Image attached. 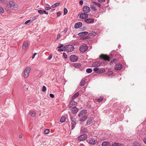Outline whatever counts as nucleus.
Segmentation results:
<instances>
[{
    "label": "nucleus",
    "mask_w": 146,
    "mask_h": 146,
    "mask_svg": "<svg viewBox=\"0 0 146 146\" xmlns=\"http://www.w3.org/2000/svg\"><path fill=\"white\" fill-rule=\"evenodd\" d=\"M86 113L87 111L85 110H82L79 113L78 116L80 118V121L83 122L87 119Z\"/></svg>",
    "instance_id": "1"
},
{
    "label": "nucleus",
    "mask_w": 146,
    "mask_h": 146,
    "mask_svg": "<svg viewBox=\"0 0 146 146\" xmlns=\"http://www.w3.org/2000/svg\"><path fill=\"white\" fill-rule=\"evenodd\" d=\"M11 8L14 10H16L18 9V5L15 2L11 1L9 2Z\"/></svg>",
    "instance_id": "2"
},
{
    "label": "nucleus",
    "mask_w": 146,
    "mask_h": 146,
    "mask_svg": "<svg viewBox=\"0 0 146 146\" xmlns=\"http://www.w3.org/2000/svg\"><path fill=\"white\" fill-rule=\"evenodd\" d=\"M31 70V68L30 67L26 68L24 71V76L25 78H27L28 77L29 73Z\"/></svg>",
    "instance_id": "3"
},
{
    "label": "nucleus",
    "mask_w": 146,
    "mask_h": 146,
    "mask_svg": "<svg viewBox=\"0 0 146 146\" xmlns=\"http://www.w3.org/2000/svg\"><path fill=\"white\" fill-rule=\"evenodd\" d=\"M70 119L71 121V129H73L75 127L76 124V118L73 117H70Z\"/></svg>",
    "instance_id": "4"
},
{
    "label": "nucleus",
    "mask_w": 146,
    "mask_h": 146,
    "mask_svg": "<svg viewBox=\"0 0 146 146\" xmlns=\"http://www.w3.org/2000/svg\"><path fill=\"white\" fill-rule=\"evenodd\" d=\"M88 46L85 44L80 46L79 47V50L82 52H86L88 49Z\"/></svg>",
    "instance_id": "5"
},
{
    "label": "nucleus",
    "mask_w": 146,
    "mask_h": 146,
    "mask_svg": "<svg viewBox=\"0 0 146 146\" xmlns=\"http://www.w3.org/2000/svg\"><path fill=\"white\" fill-rule=\"evenodd\" d=\"M78 59V57L74 55H71L70 57V60L72 62H75L77 61Z\"/></svg>",
    "instance_id": "6"
},
{
    "label": "nucleus",
    "mask_w": 146,
    "mask_h": 146,
    "mask_svg": "<svg viewBox=\"0 0 146 146\" xmlns=\"http://www.w3.org/2000/svg\"><path fill=\"white\" fill-rule=\"evenodd\" d=\"M87 141L88 143L92 145L95 144L97 143L96 139L94 138H90L88 139Z\"/></svg>",
    "instance_id": "7"
},
{
    "label": "nucleus",
    "mask_w": 146,
    "mask_h": 146,
    "mask_svg": "<svg viewBox=\"0 0 146 146\" xmlns=\"http://www.w3.org/2000/svg\"><path fill=\"white\" fill-rule=\"evenodd\" d=\"M66 51L68 52H71L74 50V48L73 45H69L66 46Z\"/></svg>",
    "instance_id": "8"
},
{
    "label": "nucleus",
    "mask_w": 146,
    "mask_h": 146,
    "mask_svg": "<svg viewBox=\"0 0 146 146\" xmlns=\"http://www.w3.org/2000/svg\"><path fill=\"white\" fill-rule=\"evenodd\" d=\"M87 136L86 134H84L79 136L78 139L80 141H84L87 138Z\"/></svg>",
    "instance_id": "9"
},
{
    "label": "nucleus",
    "mask_w": 146,
    "mask_h": 146,
    "mask_svg": "<svg viewBox=\"0 0 146 146\" xmlns=\"http://www.w3.org/2000/svg\"><path fill=\"white\" fill-rule=\"evenodd\" d=\"M100 58L103 59L105 60L110 61L109 57L107 55L102 54L100 56Z\"/></svg>",
    "instance_id": "10"
},
{
    "label": "nucleus",
    "mask_w": 146,
    "mask_h": 146,
    "mask_svg": "<svg viewBox=\"0 0 146 146\" xmlns=\"http://www.w3.org/2000/svg\"><path fill=\"white\" fill-rule=\"evenodd\" d=\"M77 104V103L75 102L74 100H72L69 104V106L70 108H73L75 107Z\"/></svg>",
    "instance_id": "11"
},
{
    "label": "nucleus",
    "mask_w": 146,
    "mask_h": 146,
    "mask_svg": "<svg viewBox=\"0 0 146 146\" xmlns=\"http://www.w3.org/2000/svg\"><path fill=\"white\" fill-rule=\"evenodd\" d=\"M123 66L121 64H117L115 66L114 68L115 70H120L122 68Z\"/></svg>",
    "instance_id": "12"
},
{
    "label": "nucleus",
    "mask_w": 146,
    "mask_h": 146,
    "mask_svg": "<svg viewBox=\"0 0 146 146\" xmlns=\"http://www.w3.org/2000/svg\"><path fill=\"white\" fill-rule=\"evenodd\" d=\"M90 10L89 7L87 6H84L83 8V11L84 13H88L90 12Z\"/></svg>",
    "instance_id": "13"
},
{
    "label": "nucleus",
    "mask_w": 146,
    "mask_h": 146,
    "mask_svg": "<svg viewBox=\"0 0 146 146\" xmlns=\"http://www.w3.org/2000/svg\"><path fill=\"white\" fill-rule=\"evenodd\" d=\"M84 21L88 23H92L94 22V20L92 19H85Z\"/></svg>",
    "instance_id": "14"
},
{
    "label": "nucleus",
    "mask_w": 146,
    "mask_h": 146,
    "mask_svg": "<svg viewBox=\"0 0 146 146\" xmlns=\"http://www.w3.org/2000/svg\"><path fill=\"white\" fill-rule=\"evenodd\" d=\"M88 15L86 13H82L80 15V17L81 19H85L88 17Z\"/></svg>",
    "instance_id": "15"
},
{
    "label": "nucleus",
    "mask_w": 146,
    "mask_h": 146,
    "mask_svg": "<svg viewBox=\"0 0 146 146\" xmlns=\"http://www.w3.org/2000/svg\"><path fill=\"white\" fill-rule=\"evenodd\" d=\"M82 25L81 22H78L76 23L74 25V27L75 28L78 29L81 27Z\"/></svg>",
    "instance_id": "16"
},
{
    "label": "nucleus",
    "mask_w": 146,
    "mask_h": 146,
    "mask_svg": "<svg viewBox=\"0 0 146 146\" xmlns=\"http://www.w3.org/2000/svg\"><path fill=\"white\" fill-rule=\"evenodd\" d=\"M38 12L40 14L42 15L44 13L46 15L48 14V13L46 12L45 10H38Z\"/></svg>",
    "instance_id": "17"
},
{
    "label": "nucleus",
    "mask_w": 146,
    "mask_h": 146,
    "mask_svg": "<svg viewBox=\"0 0 146 146\" xmlns=\"http://www.w3.org/2000/svg\"><path fill=\"white\" fill-rule=\"evenodd\" d=\"M93 118H89L87 121V125H89L91 124L93 122Z\"/></svg>",
    "instance_id": "18"
},
{
    "label": "nucleus",
    "mask_w": 146,
    "mask_h": 146,
    "mask_svg": "<svg viewBox=\"0 0 146 146\" xmlns=\"http://www.w3.org/2000/svg\"><path fill=\"white\" fill-rule=\"evenodd\" d=\"M87 131V129L83 127H82L81 128L80 132L82 133H84L85 134Z\"/></svg>",
    "instance_id": "19"
},
{
    "label": "nucleus",
    "mask_w": 146,
    "mask_h": 146,
    "mask_svg": "<svg viewBox=\"0 0 146 146\" xmlns=\"http://www.w3.org/2000/svg\"><path fill=\"white\" fill-rule=\"evenodd\" d=\"M101 64V63L99 62H96L94 63L93 65L94 67H98Z\"/></svg>",
    "instance_id": "20"
},
{
    "label": "nucleus",
    "mask_w": 146,
    "mask_h": 146,
    "mask_svg": "<svg viewBox=\"0 0 146 146\" xmlns=\"http://www.w3.org/2000/svg\"><path fill=\"white\" fill-rule=\"evenodd\" d=\"M28 44L26 42H24L23 43V46H22V48L23 49H25L27 48L28 46Z\"/></svg>",
    "instance_id": "21"
},
{
    "label": "nucleus",
    "mask_w": 146,
    "mask_h": 146,
    "mask_svg": "<svg viewBox=\"0 0 146 146\" xmlns=\"http://www.w3.org/2000/svg\"><path fill=\"white\" fill-rule=\"evenodd\" d=\"M110 143L107 141L104 142L102 144V146H110Z\"/></svg>",
    "instance_id": "22"
},
{
    "label": "nucleus",
    "mask_w": 146,
    "mask_h": 146,
    "mask_svg": "<svg viewBox=\"0 0 146 146\" xmlns=\"http://www.w3.org/2000/svg\"><path fill=\"white\" fill-rule=\"evenodd\" d=\"M78 110V109L76 108L75 107L74 108H72V110L71 111L72 113L73 114H75L77 112Z\"/></svg>",
    "instance_id": "23"
},
{
    "label": "nucleus",
    "mask_w": 146,
    "mask_h": 146,
    "mask_svg": "<svg viewBox=\"0 0 146 146\" xmlns=\"http://www.w3.org/2000/svg\"><path fill=\"white\" fill-rule=\"evenodd\" d=\"M105 70L104 68L99 69V68L97 73L99 74L105 72Z\"/></svg>",
    "instance_id": "24"
},
{
    "label": "nucleus",
    "mask_w": 146,
    "mask_h": 146,
    "mask_svg": "<svg viewBox=\"0 0 146 146\" xmlns=\"http://www.w3.org/2000/svg\"><path fill=\"white\" fill-rule=\"evenodd\" d=\"M79 93L78 92L76 93L73 96L72 100H74L75 98L78 97L79 95Z\"/></svg>",
    "instance_id": "25"
},
{
    "label": "nucleus",
    "mask_w": 146,
    "mask_h": 146,
    "mask_svg": "<svg viewBox=\"0 0 146 146\" xmlns=\"http://www.w3.org/2000/svg\"><path fill=\"white\" fill-rule=\"evenodd\" d=\"M88 33V32L86 31L81 32L79 33L78 35L79 36H82L83 35H86Z\"/></svg>",
    "instance_id": "26"
},
{
    "label": "nucleus",
    "mask_w": 146,
    "mask_h": 146,
    "mask_svg": "<svg viewBox=\"0 0 146 146\" xmlns=\"http://www.w3.org/2000/svg\"><path fill=\"white\" fill-rule=\"evenodd\" d=\"M133 146H141V145L138 142L135 141L133 143Z\"/></svg>",
    "instance_id": "27"
},
{
    "label": "nucleus",
    "mask_w": 146,
    "mask_h": 146,
    "mask_svg": "<svg viewBox=\"0 0 146 146\" xmlns=\"http://www.w3.org/2000/svg\"><path fill=\"white\" fill-rule=\"evenodd\" d=\"M63 47V44H60V45L58 47V48L59 49H58V50L59 51H63V49H60L62 47Z\"/></svg>",
    "instance_id": "28"
},
{
    "label": "nucleus",
    "mask_w": 146,
    "mask_h": 146,
    "mask_svg": "<svg viewBox=\"0 0 146 146\" xmlns=\"http://www.w3.org/2000/svg\"><path fill=\"white\" fill-rule=\"evenodd\" d=\"M85 80L84 79H83L81 80L80 84V86H83L84 85Z\"/></svg>",
    "instance_id": "29"
},
{
    "label": "nucleus",
    "mask_w": 146,
    "mask_h": 146,
    "mask_svg": "<svg viewBox=\"0 0 146 146\" xmlns=\"http://www.w3.org/2000/svg\"><path fill=\"white\" fill-rule=\"evenodd\" d=\"M74 66L75 67H77L80 68L81 66V65L80 63H76L74 64Z\"/></svg>",
    "instance_id": "30"
},
{
    "label": "nucleus",
    "mask_w": 146,
    "mask_h": 146,
    "mask_svg": "<svg viewBox=\"0 0 146 146\" xmlns=\"http://www.w3.org/2000/svg\"><path fill=\"white\" fill-rule=\"evenodd\" d=\"M30 115L32 117H34L35 115V112L33 111H31L30 112Z\"/></svg>",
    "instance_id": "31"
},
{
    "label": "nucleus",
    "mask_w": 146,
    "mask_h": 146,
    "mask_svg": "<svg viewBox=\"0 0 146 146\" xmlns=\"http://www.w3.org/2000/svg\"><path fill=\"white\" fill-rule=\"evenodd\" d=\"M66 118L65 117H63L61 118L60 120V122L63 123L66 121Z\"/></svg>",
    "instance_id": "32"
},
{
    "label": "nucleus",
    "mask_w": 146,
    "mask_h": 146,
    "mask_svg": "<svg viewBox=\"0 0 146 146\" xmlns=\"http://www.w3.org/2000/svg\"><path fill=\"white\" fill-rule=\"evenodd\" d=\"M93 3L95 5L99 7H100L101 5L100 3L95 2H93Z\"/></svg>",
    "instance_id": "33"
},
{
    "label": "nucleus",
    "mask_w": 146,
    "mask_h": 146,
    "mask_svg": "<svg viewBox=\"0 0 146 146\" xmlns=\"http://www.w3.org/2000/svg\"><path fill=\"white\" fill-rule=\"evenodd\" d=\"M60 4L59 2H57L52 5V7L53 8L54 7L58 5H59Z\"/></svg>",
    "instance_id": "34"
},
{
    "label": "nucleus",
    "mask_w": 146,
    "mask_h": 146,
    "mask_svg": "<svg viewBox=\"0 0 146 146\" xmlns=\"http://www.w3.org/2000/svg\"><path fill=\"white\" fill-rule=\"evenodd\" d=\"M34 20V19H32V20L29 19L26 21L25 23L26 24H28L29 23L32 22Z\"/></svg>",
    "instance_id": "35"
},
{
    "label": "nucleus",
    "mask_w": 146,
    "mask_h": 146,
    "mask_svg": "<svg viewBox=\"0 0 146 146\" xmlns=\"http://www.w3.org/2000/svg\"><path fill=\"white\" fill-rule=\"evenodd\" d=\"M92 70L90 68H88L86 70V72H87L90 73L92 72Z\"/></svg>",
    "instance_id": "36"
},
{
    "label": "nucleus",
    "mask_w": 146,
    "mask_h": 146,
    "mask_svg": "<svg viewBox=\"0 0 146 146\" xmlns=\"http://www.w3.org/2000/svg\"><path fill=\"white\" fill-rule=\"evenodd\" d=\"M103 97H100L99 99H97L96 102H101L103 100Z\"/></svg>",
    "instance_id": "37"
},
{
    "label": "nucleus",
    "mask_w": 146,
    "mask_h": 146,
    "mask_svg": "<svg viewBox=\"0 0 146 146\" xmlns=\"http://www.w3.org/2000/svg\"><path fill=\"white\" fill-rule=\"evenodd\" d=\"M50 132V130L48 129H46L44 130V133L46 134H48Z\"/></svg>",
    "instance_id": "38"
},
{
    "label": "nucleus",
    "mask_w": 146,
    "mask_h": 146,
    "mask_svg": "<svg viewBox=\"0 0 146 146\" xmlns=\"http://www.w3.org/2000/svg\"><path fill=\"white\" fill-rule=\"evenodd\" d=\"M97 35L96 32H92L91 33V35L93 36H96Z\"/></svg>",
    "instance_id": "39"
},
{
    "label": "nucleus",
    "mask_w": 146,
    "mask_h": 146,
    "mask_svg": "<svg viewBox=\"0 0 146 146\" xmlns=\"http://www.w3.org/2000/svg\"><path fill=\"white\" fill-rule=\"evenodd\" d=\"M64 15H65L68 12V10L66 8H64Z\"/></svg>",
    "instance_id": "40"
},
{
    "label": "nucleus",
    "mask_w": 146,
    "mask_h": 146,
    "mask_svg": "<svg viewBox=\"0 0 146 146\" xmlns=\"http://www.w3.org/2000/svg\"><path fill=\"white\" fill-rule=\"evenodd\" d=\"M4 12V10L0 6V13H3Z\"/></svg>",
    "instance_id": "41"
},
{
    "label": "nucleus",
    "mask_w": 146,
    "mask_h": 146,
    "mask_svg": "<svg viewBox=\"0 0 146 146\" xmlns=\"http://www.w3.org/2000/svg\"><path fill=\"white\" fill-rule=\"evenodd\" d=\"M42 91L43 92H45L46 90V88L45 86H44L42 87Z\"/></svg>",
    "instance_id": "42"
},
{
    "label": "nucleus",
    "mask_w": 146,
    "mask_h": 146,
    "mask_svg": "<svg viewBox=\"0 0 146 146\" xmlns=\"http://www.w3.org/2000/svg\"><path fill=\"white\" fill-rule=\"evenodd\" d=\"M98 68H98V67L95 68L93 69V70L94 71L96 72V73H97V72L98 71Z\"/></svg>",
    "instance_id": "43"
},
{
    "label": "nucleus",
    "mask_w": 146,
    "mask_h": 146,
    "mask_svg": "<svg viewBox=\"0 0 146 146\" xmlns=\"http://www.w3.org/2000/svg\"><path fill=\"white\" fill-rule=\"evenodd\" d=\"M63 56L64 58H67V54L65 53L64 52L63 53Z\"/></svg>",
    "instance_id": "44"
},
{
    "label": "nucleus",
    "mask_w": 146,
    "mask_h": 146,
    "mask_svg": "<svg viewBox=\"0 0 146 146\" xmlns=\"http://www.w3.org/2000/svg\"><path fill=\"white\" fill-rule=\"evenodd\" d=\"M111 146H118V143H115L112 144Z\"/></svg>",
    "instance_id": "45"
},
{
    "label": "nucleus",
    "mask_w": 146,
    "mask_h": 146,
    "mask_svg": "<svg viewBox=\"0 0 146 146\" xmlns=\"http://www.w3.org/2000/svg\"><path fill=\"white\" fill-rule=\"evenodd\" d=\"M67 28H66L64 30V31H62V33H66L67 32Z\"/></svg>",
    "instance_id": "46"
},
{
    "label": "nucleus",
    "mask_w": 146,
    "mask_h": 146,
    "mask_svg": "<svg viewBox=\"0 0 146 146\" xmlns=\"http://www.w3.org/2000/svg\"><path fill=\"white\" fill-rule=\"evenodd\" d=\"M116 60V59H113L111 61V62H110V64H112Z\"/></svg>",
    "instance_id": "47"
},
{
    "label": "nucleus",
    "mask_w": 146,
    "mask_h": 146,
    "mask_svg": "<svg viewBox=\"0 0 146 146\" xmlns=\"http://www.w3.org/2000/svg\"><path fill=\"white\" fill-rule=\"evenodd\" d=\"M52 57V56L51 54L48 57V60H50Z\"/></svg>",
    "instance_id": "48"
},
{
    "label": "nucleus",
    "mask_w": 146,
    "mask_h": 146,
    "mask_svg": "<svg viewBox=\"0 0 146 146\" xmlns=\"http://www.w3.org/2000/svg\"><path fill=\"white\" fill-rule=\"evenodd\" d=\"M50 96L52 98H53L54 97V95L53 94H50Z\"/></svg>",
    "instance_id": "49"
},
{
    "label": "nucleus",
    "mask_w": 146,
    "mask_h": 146,
    "mask_svg": "<svg viewBox=\"0 0 146 146\" xmlns=\"http://www.w3.org/2000/svg\"><path fill=\"white\" fill-rule=\"evenodd\" d=\"M60 37V34L59 33L57 35V36L56 38V39H58Z\"/></svg>",
    "instance_id": "50"
},
{
    "label": "nucleus",
    "mask_w": 146,
    "mask_h": 146,
    "mask_svg": "<svg viewBox=\"0 0 146 146\" xmlns=\"http://www.w3.org/2000/svg\"><path fill=\"white\" fill-rule=\"evenodd\" d=\"M51 9V7H46L45 8V9L46 10H48Z\"/></svg>",
    "instance_id": "51"
},
{
    "label": "nucleus",
    "mask_w": 146,
    "mask_h": 146,
    "mask_svg": "<svg viewBox=\"0 0 146 146\" xmlns=\"http://www.w3.org/2000/svg\"><path fill=\"white\" fill-rule=\"evenodd\" d=\"M36 54V53H35L33 55V56H32V58L33 59V58H34L35 57V56Z\"/></svg>",
    "instance_id": "52"
},
{
    "label": "nucleus",
    "mask_w": 146,
    "mask_h": 146,
    "mask_svg": "<svg viewBox=\"0 0 146 146\" xmlns=\"http://www.w3.org/2000/svg\"><path fill=\"white\" fill-rule=\"evenodd\" d=\"M61 15V13L60 12H58L57 13V15L58 16H59Z\"/></svg>",
    "instance_id": "53"
},
{
    "label": "nucleus",
    "mask_w": 146,
    "mask_h": 146,
    "mask_svg": "<svg viewBox=\"0 0 146 146\" xmlns=\"http://www.w3.org/2000/svg\"><path fill=\"white\" fill-rule=\"evenodd\" d=\"M143 141H144V142L146 144V137H145L144 139H143Z\"/></svg>",
    "instance_id": "54"
},
{
    "label": "nucleus",
    "mask_w": 146,
    "mask_h": 146,
    "mask_svg": "<svg viewBox=\"0 0 146 146\" xmlns=\"http://www.w3.org/2000/svg\"><path fill=\"white\" fill-rule=\"evenodd\" d=\"M118 146H125L124 145L118 143Z\"/></svg>",
    "instance_id": "55"
},
{
    "label": "nucleus",
    "mask_w": 146,
    "mask_h": 146,
    "mask_svg": "<svg viewBox=\"0 0 146 146\" xmlns=\"http://www.w3.org/2000/svg\"><path fill=\"white\" fill-rule=\"evenodd\" d=\"M92 8L93 9H94V11H96L97 10L96 8L95 7H94V6H92Z\"/></svg>",
    "instance_id": "56"
},
{
    "label": "nucleus",
    "mask_w": 146,
    "mask_h": 146,
    "mask_svg": "<svg viewBox=\"0 0 146 146\" xmlns=\"http://www.w3.org/2000/svg\"><path fill=\"white\" fill-rule=\"evenodd\" d=\"M79 3L81 5H82L83 4V1H81V0L80 1Z\"/></svg>",
    "instance_id": "57"
},
{
    "label": "nucleus",
    "mask_w": 146,
    "mask_h": 146,
    "mask_svg": "<svg viewBox=\"0 0 146 146\" xmlns=\"http://www.w3.org/2000/svg\"><path fill=\"white\" fill-rule=\"evenodd\" d=\"M98 1L100 3H101L102 2L105 1V0H98Z\"/></svg>",
    "instance_id": "58"
},
{
    "label": "nucleus",
    "mask_w": 146,
    "mask_h": 146,
    "mask_svg": "<svg viewBox=\"0 0 146 146\" xmlns=\"http://www.w3.org/2000/svg\"><path fill=\"white\" fill-rule=\"evenodd\" d=\"M38 16H36L34 18H33L32 19H34V20Z\"/></svg>",
    "instance_id": "59"
},
{
    "label": "nucleus",
    "mask_w": 146,
    "mask_h": 146,
    "mask_svg": "<svg viewBox=\"0 0 146 146\" xmlns=\"http://www.w3.org/2000/svg\"><path fill=\"white\" fill-rule=\"evenodd\" d=\"M19 138H21L22 137V136L21 135H19Z\"/></svg>",
    "instance_id": "60"
},
{
    "label": "nucleus",
    "mask_w": 146,
    "mask_h": 146,
    "mask_svg": "<svg viewBox=\"0 0 146 146\" xmlns=\"http://www.w3.org/2000/svg\"><path fill=\"white\" fill-rule=\"evenodd\" d=\"M54 10H55V9H52V10H51V12H53Z\"/></svg>",
    "instance_id": "61"
},
{
    "label": "nucleus",
    "mask_w": 146,
    "mask_h": 146,
    "mask_svg": "<svg viewBox=\"0 0 146 146\" xmlns=\"http://www.w3.org/2000/svg\"><path fill=\"white\" fill-rule=\"evenodd\" d=\"M80 146H85L83 144H81Z\"/></svg>",
    "instance_id": "62"
},
{
    "label": "nucleus",
    "mask_w": 146,
    "mask_h": 146,
    "mask_svg": "<svg viewBox=\"0 0 146 146\" xmlns=\"http://www.w3.org/2000/svg\"><path fill=\"white\" fill-rule=\"evenodd\" d=\"M87 38H83L82 37V39H83V40H84V39H87Z\"/></svg>",
    "instance_id": "63"
},
{
    "label": "nucleus",
    "mask_w": 146,
    "mask_h": 146,
    "mask_svg": "<svg viewBox=\"0 0 146 146\" xmlns=\"http://www.w3.org/2000/svg\"><path fill=\"white\" fill-rule=\"evenodd\" d=\"M4 0H0V2H3Z\"/></svg>",
    "instance_id": "64"
}]
</instances>
